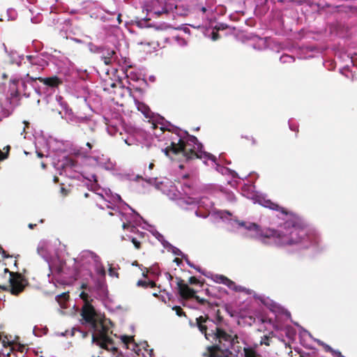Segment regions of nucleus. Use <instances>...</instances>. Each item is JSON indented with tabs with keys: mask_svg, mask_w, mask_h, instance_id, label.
<instances>
[{
	"mask_svg": "<svg viewBox=\"0 0 357 357\" xmlns=\"http://www.w3.org/2000/svg\"><path fill=\"white\" fill-rule=\"evenodd\" d=\"M349 60L350 61V63H352L353 66H356L354 59L352 57H348Z\"/></svg>",
	"mask_w": 357,
	"mask_h": 357,
	"instance_id": "nucleus-50",
	"label": "nucleus"
},
{
	"mask_svg": "<svg viewBox=\"0 0 357 357\" xmlns=\"http://www.w3.org/2000/svg\"><path fill=\"white\" fill-rule=\"evenodd\" d=\"M215 281L220 284H223L226 285L230 289L234 290L236 291H243L245 290L244 287L241 286H237L234 282L231 281L229 278H226L222 275H216L215 276Z\"/></svg>",
	"mask_w": 357,
	"mask_h": 357,
	"instance_id": "nucleus-19",
	"label": "nucleus"
},
{
	"mask_svg": "<svg viewBox=\"0 0 357 357\" xmlns=\"http://www.w3.org/2000/svg\"><path fill=\"white\" fill-rule=\"evenodd\" d=\"M6 103V101L0 100V120L2 118L8 116L10 114L8 109H7L4 106V105Z\"/></svg>",
	"mask_w": 357,
	"mask_h": 357,
	"instance_id": "nucleus-27",
	"label": "nucleus"
},
{
	"mask_svg": "<svg viewBox=\"0 0 357 357\" xmlns=\"http://www.w3.org/2000/svg\"><path fill=\"white\" fill-rule=\"evenodd\" d=\"M87 179L90 181H93V183H91V187L93 186V185H97L98 184V179H97V176L95 174H91L88 178Z\"/></svg>",
	"mask_w": 357,
	"mask_h": 357,
	"instance_id": "nucleus-38",
	"label": "nucleus"
},
{
	"mask_svg": "<svg viewBox=\"0 0 357 357\" xmlns=\"http://www.w3.org/2000/svg\"><path fill=\"white\" fill-rule=\"evenodd\" d=\"M111 15H116V18L114 19L112 17H102V20L105 22L108 21L112 23V26H117L118 24H121V14L113 13L110 14Z\"/></svg>",
	"mask_w": 357,
	"mask_h": 357,
	"instance_id": "nucleus-25",
	"label": "nucleus"
},
{
	"mask_svg": "<svg viewBox=\"0 0 357 357\" xmlns=\"http://www.w3.org/2000/svg\"><path fill=\"white\" fill-rule=\"evenodd\" d=\"M254 200V203H258L261 206L275 211H279L280 207L275 203L267 199L263 195H256L251 197Z\"/></svg>",
	"mask_w": 357,
	"mask_h": 357,
	"instance_id": "nucleus-18",
	"label": "nucleus"
},
{
	"mask_svg": "<svg viewBox=\"0 0 357 357\" xmlns=\"http://www.w3.org/2000/svg\"><path fill=\"white\" fill-rule=\"evenodd\" d=\"M250 40L252 41L250 45L255 50H266L268 46V39L267 38H261L258 36L254 35L250 38Z\"/></svg>",
	"mask_w": 357,
	"mask_h": 357,
	"instance_id": "nucleus-20",
	"label": "nucleus"
},
{
	"mask_svg": "<svg viewBox=\"0 0 357 357\" xmlns=\"http://www.w3.org/2000/svg\"><path fill=\"white\" fill-rule=\"evenodd\" d=\"M35 79H38L43 84V89L49 95L54 92L55 89L62 83V81L56 76L46 78L38 77Z\"/></svg>",
	"mask_w": 357,
	"mask_h": 357,
	"instance_id": "nucleus-14",
	"label": "nucleus"
},
{
	"mask_svg": "<svg viewBox=\"0 0 357 357\" xmlns=\"http://www.w3.org/2000/svg\"><path fill=\"white\" fill-rule=\"evenodd\" d=\"M350 72L349 65L345 66L342 69H340V73L344 75L345 77L349 78V73Z\"/></svg>",
	"mask_w": 357,
	"mask_h": 357,
	"instance_id": "nucleus-36",
	"label": "nucleus"
},
{
	"mask_svg": "<svg viewBox=\"0 0 357 357\" xmlns=\"http://www.w3.org/2000/svg\"><path fill=\"white\" fill-rule=\"evenodd\" d=\"M177 280L178 291L182 298H186L188 297H192L200 303H204L205 302L204 299L200 298L198 296H195V291L192 289L190 288L187 284H183L182 280L177 278Z\"/></svg>",
	"mask_w": 357,
	"mask_h": 357,
	"instance_id": "nucleus-15",
	"label": "nucleus"
},
{
	"mask_svg": "<svg viewBox=\"0 0 357 357\" xmlns=\"http://www.w3.org/2000/svg\"><path fill=\"white\" fill-rule=\"evenodd\" d=\"M314 340L316 342H317L319 344L322 345L327 351H330V352L333 353L335 355V357H344V356H343L341 354V353L340 351H335L330 346H328V344H325L322 341H321L319 340Z\"/></svg>",
	"mask_w": 357,
	"mask_h": 357,
	"instance_id": "nucleus-26",
	"label": "nucleus"
},
{
	"mask_svg": "<svg viewBox=\"0 0 357 357\" xmlns=\"http://www.w3.org/2000/svg\"><path fill=\"white\" fill-rule=\"evenodd\" d=\"M222 354L219 355L213 353L212 351H211V355L209 357H238L237 356H231L228 353H222ZM243 354L245 357H258V355L257 353L250 349L245 348L243 347Z\"/></svg>",
	"mask_w": 357,
	"mask_h": 357,
	"instance_id": "nucleus-21",
	"label": "nucleus"
},
{
	"mask_svg": "<svg viewBox=\"0 0 357 357\" xmlns=\"http://www.w3.org/2000/svg\"><path fill=\"white\" fill-rule=\"evenodd\" d=\"M91 153L92 155L89 157V160L93 161L91 162V165H97L107 171L114 169L115 162L112 161L107 155L100 154L96 151Z\"/></svg>",
	"mask_w": 357,
	"mask_h": 357,
	"instance_id": "nucleus-12",
	"label": "nucleus"
},
{
	"mask_svg": "<svg viewBox=\"0 0 357 357\" xmlns=\"http://www.w3.org/2000/svg\"><path fill=\"white\" fill-rule=\"evenodd\" d=\"M174 309L176 310V312L178 316L181 317L184 314V312L180 307H175Z\"/></svg>",
	"mask_w": 357,
	"mask_h": 357,
	"instance_id": "nucleus-40",
	"label": "nucleus"
},
{
	"mask_svg": "<svg viewBox=\"0 0 357 357\" xmlns=\"http://www.w3.org/2000/svg\"><path fill=\"white\" fill-rule=\"evenodd\" d=\"M93 148V144L91 142H87L86 144L85 147H82L78 152L77 153V155H79L84 158H88L89 160V157L91 155H89L91 150Z\"/></svg>",
	"mask_w": 357,
	"mask_h": 357,
	"instance_id": "nucleus-24",
	"label": "nucleus"
},
{
	"mask_svg": "<svg viewBox=\"0 0 357 357\" xmlns=\"http://www.w3.org/2000/svg\"><path fill=\"white\" fill-rule=\"evenodd\" d=\"M225 198L230 202H234L236 201V197L232 192H225Z\"/></svg>",
	"mask_w": 357,
	"mask_h": 357,
	"instance_id": "nucleus-33",
	"label": "nucleus"
},
{
	"mask_svg": "<svg viewBox=\"0 0 357 357\" xmlns=\"http://www.w3.org/2000/svg\"><path fill=\"white\" fill-rule=\"evenodd\" d=\"M135 105L139 111H140L146 118L151 117V110L149 107L143 102H140L138 100H135Z\"/></svg>",
	"mask_w": 357,
	"mask_h": 357,
	"instance_id": "nucleus-23",
	"label": "nucleus"
},
{
	"mask_svg": "<svg viewBox=\"0 0 357 357\" xmlns=\"http://www.w3.org/2000/svg\"><path fill=\"white\" fill-rule=\"evenodd\" d=\"M248 188V187H247V186L243 187V195H245V190H246V188Z\"/></svg>",
	"mask_w": 357,
	"mask_h": 357,
	"instance_id": "nucleus-53",
	"label": "nucleus"
},
{
	"mask_svg": "<svg viewBox=\"0 0 357 357\" xmlns=\"http://www.w3.org/2000/svg\"><path fill=\"white\" fill-rule=\"evenodd\" d=\"M174 262H176L178 265L180 264V263H181V260L178 259V258H176L174 260Z\"/></svg>",
	"mask_w": 357,
	"mask_h": 357,
	"instance_id": "nucleus-51",
	"label": "nucleus"
},
{
	"mask_svg": "<svg viewBox=\"0 0 357 357\" xmlns=\"http://www.w3.org/2000/svg\"><path fill=\"white\" fill-rule=\"evenodd\" d=\"M189 282L190 284H196L197 280L195 277H191L189 279Z\"/></svg>",
	"mask_w": 357,
	"mask_h": 357,
	"instance_id": "nucleus-49",
	"label": "nucleus"
},
{
	"mask_svg": "<svg viewBox=\"0 0 357 357\" xmlns=\"http://www.w3.org/2000/svg\"><path fill=\"white\" fill-rule=\"evenodd\" d=\"M191 327L197 326L199 331L204 334L206 340L211 341L213 349L221 353H228L231 356H237L243 347L238 341L237 336H232L220 329L216 324L208 317L200 316L195 323L190 322Z\"/></svg>",
	"mask_w": 357,
	"mask_h": 357,
	"instance_id": "nucleus-3",
	"label": "nucleus"
},
{
	"mask_svg": "<svg viewBox=\"0 0 357 357\" xmlns=\"http://www.w3.org/2000/svg\"><path fill=\"white\" fill-rule=\"evenodd\" d=\"M188 264L190 265V266L192 267V265L190 264V263L189 261H188Z\"/></svg>",
	"mask_w": 357,
	"mask_h": 357,
	"instance_id": "nucleus-64",
	"label": "nucleus"
},
{
	"mask_svg": "<svg viewBox=\"0 0 357 357\" xmlns=\"http://www.w3.org/2000/svg\"><path fill=\"white\" fill-rule=\"evenodd\" d=\"M64 248L57 239L42 240L38 245L37 253L47 263L52 275L67 274Z\"/></svg>",
	"mask_w": 357,
	"mask_h": 357,
	"instance_id": "nucleus-6",
	"label": "nucleus"
},
{
	"mask_svg": "<svg viewBox=\"0 0 357 357\" xmlns=\"http://www.w3.org/2000/svg\"><path fill=\"white\" fill-rule=\"evenodd\" d=\"M36 152L39 158H52V165L60 175L72 176V171L77 168L75 162L65 154L66 146L62 141L52 137L46 142L38 139L36 142Z\"/></svg>",
	"mask_w": 357,
	"mask_h": 357,
	"instance_id": "nucleus-5",
	"label": "nucleus"
},
{
	"mask_svg": "<svg viewBox=\"0 0 357 357\" xmlns=\"http://www.w3.org/2000/svg\"><path fill=\"white\" fill-rule=\"evenodd\" d=\"M175 40L176 41L177 44L181 47H185L188 44L187 41L183 38L179 36H176Z\"/></svg>",
	"mask_w": 357,
	"mask_h": 357,
	"instance_id": "nucleus-32",
	"label": "nucleus"
},
{
	"mask_svg": "<svg viewBox=\"0 0 357 357\" xmlns=\"http://www.w3.org/2000/svg\"><path fill=\"white\" fill-rule=\"evenodd\" d=\"M82 307V324L92 332V342L107 351H115L116 347L109 335V328L100 314L84 298Z\"/></svg>",
	"mask_w": 357,
	"mask_h": 357,
	"instance_id": "nucleus-4",
	"label": "nucleus"
},
{
	"mask_svg": "<svg viewBox=\"0 0 357 357\" xmlns=\"http://www.w3.org/2000/svg\"><path fill=\"white\" fill-rule=\"evenodd\" d=\"M193 27L195 28H199L201 26V24H198V25H192Z\"/></svg>",
	"mask_w": 357,
	"mask_h": 357,
	"instance_id": "nucleus-56",
	"label": "nucleus"
},
{
	"mask_svg": "<svg viewBox=\"0 0 357 357\" xmlns=\"http://www.w3.org/2000/svg\"><path fill=\"white\" fill-rule=\"evenodd\" d=\"M87 46L89 52L100 55V60L107 66L117 60L116 52L114 48L107 45H96L93 43H89Z\"/></svg>",
	"mask_w": 357,
	"mask_h": 357,
	"instance_id": "nucleus-11",
	"label": "nucleus"
},
{
	"mask_svg": "<svg viewBox=\"0 0 357 357\" xmlns=\"http://www.w3.org/2000/svg\"><path fill=\"white\" fill-rule=\"evenodd\" d=\"M271 342V338L267 335H264L261 337L260 340V344H265L266 346H269Z\"/></svg>",
	"mask_w": 357,
	"mask_h": 357,
	"instance_id": "nucleus-31",
	"label": "nucleus"
},
{
	"mask_svg": "<svg viewBox=\"0 0 357 357\" xmlns=\"http://www.w3.org/2000/svg\"><path fill=\"white\" fill-rule=\"evenodd\" d=\"M154 167V164L153 162H151L149 165V169L148 170H146L145 171V176H146V178L145 180L147 181V179L150 177L149 176V174H148V171H151Z\"/></svg>",
	"mask_w": 357,
	"mask_h": 357,
	"instance_id": "nucleus-39",
	"label": "nucleus"
},
{
	"mask_svg": "<svg viewBox=\"0 0 357 357\" xmlns=\"http://www.w3.org/2000/svg\"><path fill=\"white\" fill-rule=\"evenodd\" d=\"M109 275L110 276H112V277L113 276H116V277L118 276V274L114 271L112 268H109Z\"/></svg>",
	"mask_w": 357,
	"mask_h": 357,
	"instance_id": "nucleus-46",
	"label": "nucleus"
},
{
	"mask_svg": "<svg viewBox=\"0 0 357 357\" xmlns=\"http://www.w3.org/2000/svg\"><path fill=\"white\" fill-rule=\"evenodd\" d=\"M137 286L139 287H146L147 284L145 281L143 280H139L137 283Z\"/></svg>",
	"mask_w": 357,
	"mask_h": 357,
	"instance_id": "nucleus-45",
	"label": "nucleus"
},
{
	"mask_svg": "<svg viewBox=\"0 0 357 357\" xmlns=\"http://www.w3.org/2000/svg\"><path fill=\"white\" fill-rule=\"evenodd\" d=\"M4 278L8 280L6 285L0 286L3 289L9 290L12 294L18 295L21 293L26 285L23 276L19 273L10 271L4 268Z\"/></svg>",
	"mask_w": 357,
	"mask_h": 357,
	"instance_id": "nucleus-10",
	"label": "nucleus"
},
{
	"mask_svg": "<svg viewBox=\"0 0 357 357\" xmlns=\"http://www.w3.org/2000/svg\"><path fill=\"white\" fill-rule=\"evenodd\" d=\"M109 214L110 215H114V213H112V212H109Z\"/></svg>",
	"mask_w": 357,
	"mask_h": 357,
	"instance_id": "nucleus-63",
	"label": "nucleus"
},
{
	"mask_svg": "<svg viewBox=\"0 0 357 357\" xmlns=\"http://www.w3.org/2000/svg\"><path fill=\"white\" fill-rule=\"evenodd\" d=\"M211 39L214 41L217 40L219 39V34L217 32L213 31L211 35Z\"/></svg>",
	"mask_w": 357,
	"mask_h": 357,
	"instance_id": "nucleus-43",
	"label": "nucleus"
},
{
	"mask_svg": "<svg viewBox=\"0 0 357 357\" xmlns=\"http://www.w3.org/2000/svg\"><path fill=\"white\" fill-rule=\"evenodd\" d=\"M24 56L23 54L18 55L15 59L14 56L13 57V62L15 63L18 66H21L22 61L24 59Z\"/></svg>",
	"mask_w": 357,
	"mask_h": 357,
	"instance_id": "nucleus-34",
	"label": "nucleus"
},
{
	"mask_svg": "<svg viewBox=\"0 0 357 357\" xmlns=\"http://www.w3.org/2000/svg\"><path fill=\"white\" fill-rule=\"evenodd\" d=\"M196 201V205L194 207L188 206L189 208L188 210H192L195 208L197 206L198 208H204L207 211L204 212L202 214H200L198 211H195V215L197 217L206 218L208 216L209 214V210L213 206V202H211L207 197H202L199 199H197L196 198L192 197Z\"/></svg>",
	"mask_w": 357,
	"mask_h": 357,
	"instance_id": "nucleus-16",
	"label": "nucleus"
},
{
	"mask_svg": "<svg viewBox=\"0 0 357 357\" xmlns=\"http://www.w3.org/2000/svg\"><path fill=\"white\" fill-rule=\"evenodd\" d=\"M234 225L246 238L259 239L266 243L273 242L290 252L311 249L317 252L324 248L318 231L307 226L303 219L294 214L286 213L284 222L277 229H261L255 223L238 220H234Z\"/></svg>",
	"mask_w": 357,
	"mask_h": 357,
	"instance_id": "nucleus-1",
	"label": "nucleus"
},
{
	"mask_svg": "<svg viewBox=\"0 0 357 357\" xmlns=\"http://www.w3.org/2000/svg\"><path fill=\"white\" fill-rule=\"evenodd\" d=\"M91 190L103 199L107 208H110L119 213L120 219L123 222V228L124 229H128L132 224L139 225V222L142 219V217L138 213H135L128 204H125L126 206L132 211V214L126 215L118 211L116 204L123 202L119 195L113 193L110 189L100 188L98 184L92 186Z\"/></svg>",
	"mask_w": 357,
	"mask_h": 357,
	"instance_id": "nucleus-7",
	"label": "nucleus"
},
{
	"mask_svg": "<svg viewBox=\"0 0 357 357\" xmlns=\"http://www.w3.org/2000/svg\"><path fill=\"white\" fill-rule=\"evenodd\" d=\"M132 243L134 244L135 247L137 248V249H139V247H140V243L135 238H132Z\"/></svg>",
	"mask_w": 357,
	"mask_h": 357,
	"instance_id": "nucleus-42",
	"label": "nucleus"
},
{
	"mask_svg": "<svg viewBox=\"0 0 357 357\" xmlns=\"http://www.w3.org/2000/svg\"><path fill=\"white\" fill-rule=\"evenodd\" d=\"M169 9H172V6L167 3L166 0H152L151 4L146 8L148 13L157 16L167 13Z\"/></svg>",
	"mask_w": 357,
	"mask_h": 357,
	"instance_id": "nucleus-13",
	"label": "nucleus"
},
{
	"mask_svg": "<svg viewBox=\"0 0 357 357\" xmlns=\"http://www.w3.org/2000/svg\"><path fill=\"white\" fill-rule=\"evenodd\" d=\"M41 165H42L43 168L45 167V165L44 163H42Z\"/></svg>",
	"mask_w": 357,
	"mask_h": 357,
	"instance_id": "nucleus-62",
	"label": "nucleus"
},
{
	"mask_svg": "<svg viewBox=\"0 0 357 357\" xmlns=\"http://www.w3.org/2000/svg\"><path fill=\"white\" fill-rule=\"evenodd\" d=\"M201 10H202V12L203 13H205L206 12L207 9H206V7L202 6V7L201 8Z\"/></svg>",
	"mask_w": 357,
	"mask_h": 357,
	"instance_id": "nucleus-52",
	"label": "nucleus"
},
{
	"mask_svg": "<svg viewBox=\"0 0 357 357\" xmlns=\"http://www.w3.org/2000/svg\"><path fill=\"white\" fill-rule=\"evenodd\" d=\"M153 234V235L160 241L161 242L162 245L165 248H166L168 251L172 252L174 255L176 256H181L183 257V252L175 246L172 245L171 243H169L168 241H167L164 236L160 234L157 230L155 229H152L151 231Z\"/></svg>",
	"mask_w": 357,
	"mask_h": 357,
	"instance_id": "nucleus-17",
	"label": "nucleus"
},
{
	"mask_svg": "<svg viewBox=\"0 0 357 357\" xmlns=\"http://www.w3.org/2000/svg\"><path fill=\"white\" fill-rule=\"evenodd\" d=\"M0 254L2 255L3 258H8L10 256L6 254V251L3 249L1 245H0Z\"/></svg>",
	"mask_w": 357,
	"mask_h": 357,
	"instance_id": "nucleus-41",
	"label": "nucleus"
},
{
	"mask_svg": "<svg viewBox=\"0 0 357 357\" xmlns=\"http://www.w3.org/2000/svg\"><path fill=\"white\" fill-rule=\"evenodd\" d=\"M75 261L80 266L87 267L88 266H92L99 277L97 287L99 288L104 287L103 279L106 272L101 262L100 257L96 253L89 250H83L75 259Z\"/></svg>",
	"mask_w": 357,
	"mask_h": 357,
	"instance_id": "nucleus-9",
	"label": "nucleus"
},
{
	"mask_svg": "<svg viewBox=\"0 0 357 357\" xmlns=\"http://www.w3.org/2000/svg\"><path fill=\"white\" fill-rule=\"evenodd\" d=\"M286 314H287V315L288 317H290V312H286Z\"/></svg>",
	"mask_w": 357,
	"mask_h": 357,
	"instance_id": "nucleus-61",
	"label": "nucleus"
},
{
	"mask_svg": "<svg viewBox=\"0 0 357 357\" xmlns=\"http://www.w3.org/2000/svg\"><path fill=\"white\" fill-rule=\"evenodd\" d=\"M165 275L166 279H167V280H169V281H171V280L173 279V277H172V275H171L170 273H166L165 274Z\"/></svg>",
	"mask_w": 357,
	"mask_h": 357,
	"instance_id": "nucleus-47",
	"label": "nucleus"
},
{
	"mask_svg": "<svg viewBox=\"0 0 357 357\" xmlns=\"http://www.w3.org/2000/svg\"><path fill=\"white\" fill-rule=\"evenodd\" d=\"M65 65L68 64L69 66H71V61L68 58H64L62 61Z\"/></svg>",
	"mask_w": 357,
	"mask_h": 357,
	"instance_id": "nucleus-48",
	"label": "nucleus"
},
{
	"mask_svg": "<svg viewBox=\"0 0 357 357\" xmlns=\"http://www.w3.org/2000/svg\"><path fill=\"white\" fill-rule=\"evenodd\" d=\"M26 79H31L32 80V82L33 81V79L32 77H30L29 74L26 75Z\"/></svg>",
	"mask_w": 357,
	"mask_h": 357,
	"instance_id": "nucleus-57",
	"label": "nucleus"
},
{
	"mask_svg": "<svg viewBox=\"0 0 357 357\" xmlns=\"http://www.w3.org/2000/svg\"><path fill=\"white\" fill-rule=\"evenodd\" d=\"M215 214L222 220L227 219V216L231 215V214L227 211H218Z\"/></svg>",
	"mask_w": 357,
	"mask_h": 357,
	"instance_id": "nucleus-30",
	"label": "nucleus"
},
{
	"mask_svg": "<svg viewBox=\"0 0 357 357\" xmlns=\"http://www.w3.org/2000/svg\"><path fill=\"white\" fill-rule=\"evenodd\" d=\"M147 182L154 185L170 199L175 200L177 205L183 209L188 210V206L194 207L196 205V201L192 197L182 196L173 182L167 178L149 177Z\"/></svg>",
	"mask_w": 357,
	"mask_h": 357,
	"instance_id": "nucleus-8",
	"label": "nucleus"
},
{
	"mask_svg": "<svg viewBox=\"0 0 357 357\" xmlns=\"http://www.w3.org/2000/svg\"><path fill=\"white\" fill-rule=\"evenodd\" d=\"M170 127L168 130L173 132L170 137V145L161 150L166 155H169L172 152L176 155L181 154L186 160L199 158L206 164L208 161H211L213 167L221 174L230 175L233 178L238 176L235 171L220 165L215 155L204 151L203 145L198 142L197 137L190 135L187 131L182 130L172 125Z\"/></svg>",
	"mask_w": 357,
	"mask_h": 357,
	"instance_id": "nucleus-2",
	"label": "nucleus"
},
{
	"mask_svg": "<svg viewBox=\"0 0 357 357\" xmlns=\"http://www.w3.org/2000/svg\"><path fill=\"white\" fill-rule=\"evenodd\" d=\"M68 297V293H63L56 296V301L62 306Z\"/></svg>",
	"mask_w": 357,
	"mask_h": 357,
	"instance_id": "nucleus-29",
	"label": "nucleus"
},
{
	"mask_svg": "<svg viewBox=\"0 0 357 357\" xmlns=\"http://www.w3.org/2000/svg\"><path fill=\"white\" fill-rule=\"evenodd\" d=\"M133 139L132 138H127L124 139V142L126 144L130 146L133 144Z\"/></svg>",
	"mask_w": 357,
	"mask_h": 357,
	"instance_id": "nucleus-44",
	"label": "nucleus"
},
{
	"mask_svg": "<svg viewBox=\"0 0 357 357\" xmlns=\"http://www.w3.org/2000/svg\"><path fill=\"white\" fill-rule=\"evenodd\" d=\"M79 120L80 119L79 118L71 115H69V116L66 119L67 122L72 124L79 123Z\"/></svg>",
	"mask_w": 357,
	"mask_h": 357,
	"instance_id": "nucleus-35",
	"label": "nucleus"
},
{
	"mask_svg": "<svg viewBox=\"0 0 357 357\" xmlns=\"http://www.w3.org/2000/svg\"><path fill=\"white\" fill-rule=\"evenodd\" d=\"M33 226H34V225H33V224H29V228H31V229H32V228L33 227Z\"/></svg>",
	"mask_w": 357,
	"mask_h": 357,
	"instance_id": "nucleus-59",
	"label": "nucleus"
},
{
	"mask_svg": "<svg viewBox=\"0 0 357 357\" xmlns=\"http://www.w3.org/2000/svg\"><path fill=\"white\" fill-rule=\"evenodd\" d=\"M26 60L32 66H38L42 68L47 66L48 63L46 60L43 59L41 56H31L29 55L26 56Z\"/></svg>",
	"mask_w": 357,
	"mask_h": 357,
	"instance_id": "nucleus-22",
	"label": "nucleus"
},
{
	"mask_svg": "<svg viewBox=\"0 0 357 357\" xmlns=\"http://www.w3.org/2000/svg\"><path fill=\"white\" fill-rule=\"evenodd\" d=\"M61 192H62L63 194H64V193L66 194V190H65V188H61Z\"/></svg>",
	"mask_w": 357,
	"mask_h": 357,
	"instance_id": "nucleus-55",
	"label": "nucleus"
},
{
	"mask_svg": "<svg viewBox=\"0 0 357 357\" xmlns=\"http://www.w3.org/2000/svg\"><path fill=\"white\" fill-rule=\"evenodd\" d=\"M111 86H112V87H113V88H114V87H115V86H116V84L112 83V84H111Z\"/></svg>",
	"mask_w": 357,
	"mask_h": 357,
	"instance_id": "nucleus-60",
	"label": "nucleus"
},
{
	"mask_svg": "<svg viewBox=\"0 0 357 357\" xmlns=\"http://www.w3.org/2000/svg\"><path fill=\"white\" fill-rule=\"evenodd\" d=\"M121 341L125 344H128L129 342H132L133 340V337L127 335H123L121 337Z\"/></svg>",
	"mask_w": 357,
	"mask_h": 357,
	"instance_id": "nucleus-37",
	"label": "nucleus"
},
{
	"mask_svg": "<svg viewBox=\"0 0 357 357\" xmlns=\"http://www.w3.org/2000/svg\"><path fill=\"white\" fill-rule=\"evenodd\" d=\"M140 45H144V44H146V43H144V42H141L139 43ZM146 45H150V43H147Z\"/></svg>",
	"mask_w": 357,
	"mask_h": 357,
	"instance_id": "nucleus-58",
	"label": "nucleus"
},
{
	"mask_svg": "<svg viewBox=\"0 0 357 357\" xmlns=\"http://www.w3.org/2000/svg\"><path fill=\"white\" fill-rule=\"evenodd\" d=\"M251 140H252V144H256V140L252 137H251Z\"/></svg>",
	"mask_w": 357,
	"mask_h": 357,
	"instance_id": "nucleus-54",
	"label": "nucleus"
},
{
	"mask_svg": "<svg viewBox=\"0 0 357 357\" xmlns=\"http://www.w3.org/2000/svg\"><path fill=\"white\" fill-rule=\"evenodd\" d=\"M295 58L293 56L284 54L280 58V61L282 63H291L294 62Z\"/></svg>",
	"mask_w": 357,
	"mask_h": 357,
	"instance_id": "nucleus-28",
	"label": "nucleus"
}]
</instances>
